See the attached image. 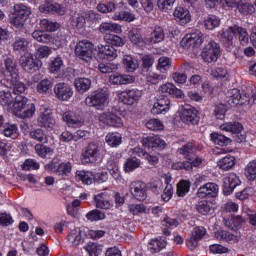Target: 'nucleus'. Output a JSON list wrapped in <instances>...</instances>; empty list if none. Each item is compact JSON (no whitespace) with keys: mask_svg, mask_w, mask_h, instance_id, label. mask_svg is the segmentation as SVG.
I'll use <instances>...</instances> for the list:
<instances>
[{"mask_svg":"<svg viewBox=\"0 0 256 256\" xmlns=\"http://www.w3.org/2000/svg\"><path fill=\"white\" fill-rule=\"evenodd\" d=\"M122 63L128 73H135L139 69V60L133 58L131 55H125Z\"/></svg>","mask_w":256,"mask_h":256,"instance_id":"nucleus-35","label":"nucleus"},{"mask_svg":"<svg viewBox=\"0 0 256 256\" xmlns=\"http://www.w3.org/2000/svg\"><path fill=\"white\" fill-rule=\"evenodd\" d=\"M113 21H125L126 23H133L136 17L135 14L129 11L116 12L112 16Z\"/></svg>","mask_w":256,"mask_h":256,"instance_id":"nucleus-39","label":"nucleus"},{"mask_svg":"<svg viewBox=\"0 0 256 256\" xmlns=\"http://www.w3.org/2000/svg\"><path fill=\"white\" fill-rule=\"evenodd\" d=\"M4 67L6 72L9 73L11 79L14 77H19V70L17 69V64L12 58H6L4 60Z\"/></svg>","mask_w":256,"mask_h":256,"instance_id":"nucleus-43","label":"nucleus"},{"mask_svg":"<svg viewBox=\"0 0 256 256\" xmlns=\"http://www.w3.org/2000/svg\"><path fill=\"white\" fill-rule=\"evenodd\" d=\"M238 11L242 13V15H251L255 13V6L249 2H239Z\"/></svg>","mask_w":256,"mask_h":256,"instance_id":"nucleus-60","label":"nucleus"},{"mask_svg":"<svg viewBox=\"0 0 256 256\" xmlns=\"http://www.w3.org/2000/svg\"><path fill=\"white\" fill-rule=\"evenodd\" d=\"M139 167H141V160L137 159V157L128 158L124 164V171L131 173V171H135Z\"/></svg>","mask_w":256,"mask_h":256,"instance_id":"nucleus-51","label":"nucleus"},{"mask_svg":"<svg viewBox=\"0 0 256 256\" xmlns=\"http://www.w3.org/2000/svg\"><path fill=\"white\" fill-rule=\"evenodd\" d=\"M180 119L187 125H197L199 123V112L191 105L182 106Z\"/></svg>","mask_w":256,"mask_h":256,"instance_id":"nucleus-14","label":"nucleus"},{"mask_svg":"<svg viewBox=\"0 0 256 256\" xmlns=\"http://www.w3.org/2000/svg\"><path fill=\"white\" fill-rule=\"evenodd\" d=\"M0 104L6 107L8 111L13 110V95L5 90L0 91Z\"/></svg>","mask_w":256,"mask_h":256,"instance_id":"nucleus-41","label":"nucleus"},{"mask_svg":"<svg viewBox=\"0 0 256 256\" xmlns=\"http://www.w3.org/2000/svg\"><path fill=\"white\" fill-rule=\"evenodd\" d=\"M4 85L5 87L12 89L14 95H18V97L21 93H25V84L19 81V77L10 78V81H7Z\"/></svg>","mask_w":256,"mask_h":256,"instance_id":"nucleus-31","label":"nucleus"},{"mask_svg":"<svg viewBox=\"0 0 256 256\" xmlns=\"http://www.w3.org/2000/svg\"><path fill=\"white\" fill-rule=\"evenodd\" d=\"M129 191L137 201H145L147 199V184L143 181H133L129 185Z\"/></svg>","mask_w":256,"mask_h":256,"instance_id":"nucleus-16","label":"nucleus"},{"mask_svg":"<svg viewBox=\"0 0 256 256\" xmlns=\"http://www.w3.org/2000/svg\"><path fill=\"white\" fill-rule=\"evenodd\" d=\"M205 3L210 9L217 7L219 4L226 5L227 7H235L237 0H205Z\"/></svg>","mask_w":256,"mask_h":256,"instance_id":"nucleus-54","label":"nucleus"},{"mask_svg":"<svg viewBox=\"0 0 256 256\" xmlns=\"http://www.w3.org/2000/svg\"><path fill=\"white\" fill-rule=\"evenodd\" d=\"M99 32L102 35H121L123 33V26L121 24H117L115 22H102L99 26Z\"/></svg>","mask_w":256,"mask_h":256,"instance_id":"nucleus-22","label":"nucleus"},{"mask_svg":"<svg viewBox=\"0 0 256 256\" xmlns=\"http://www.w3.org/2000/svg\"><path fill=\"white\" fill-rule=\"evenodd\" d=\"M84 250L89 256H99L101 253V246L95 242H89L84 246Z\"/></svg>","mask_w":256,"mask_h":256,"instance_id":"nucleus-59","label":"nucleus"},{"mask_svg":"<svg viewBox=\"0 0 256 256\" xmlns=\"http://www.w3.org/2000/svg\"><path fill=\"white\" fill-rule=\"evenodd\" d=\"M74 87L78 93H87L91 89V79L86 77H79L74 80Z\"/></svg>","mask_w":256,"mask_h":256,"instance_id":"nucleus-34","label":"nucleus"},{"mask_svg":"<svg viewBox=\"0 0 256 256\" xmlns=\"http://www.w3.org/2000/svg\"><path fill=\"white\" fill-rule=\"evenodd\" d=\"M105 43L111 47H123L125 45V39L121 38L119 35L107 34L103 37Z\"/></svg>","mask_w":256,"mask_h":256,"instance_id":"nucleus-37","label":"nucleus"},{"mask_svg":"<svg viewBox=\"0 0 256 256\" xmlns=\"http://www.w3.org/2000/svg\"><path fill=\"white\" fill-rule=\"evenodd\" d=\"M142 145L146 147V149L155 151V149H165L167 143H165V140L161 139V137L153 135L143 138Z\"/></svg>","mask_w":256,"mask_h":256,"instance_id":"nucleus-20","label":"nucleus"},{"mask_svg":"<svg viewBox=\"0 0 256 256\" xmlns=\"http://www.w3.org/2000/svg\"><path fill=\"white\" fill-rule=\"evenodd\" d=\"M67 239L73 247H79L85 241V231L81 228H74L70 230Z\"/></svg>","mask_w":256,"mask_h":256,"instance_id":"nucleus-26","label":"nucleus"},{"mask_svg":"<svg viewBox=\"0 0 256 256\" xmlns=\"http://www.w3.org/2000/svg\"><path fill=\"white\" fill-rule=\"evenodd\" d=\"M203 41H205V36L203 35V32L197 31L186 34L182 38L180 45L181 47H183V49H197L198 47H201Z\"/></svg>","mask_w":256,"mask_h":256,"instance_id":"nucleus-10","label":"nucleus"},{"mask_svg":"<svg viewBox=\"0 0 256 256\" xmlns=\"http://www.w3.org/2000/svg\"><path fill=\"white\" fill-rule=\"evenodd\" d=\"M219 195V185L208 182L201 186L197 191V197L199 199H211Z\"/></svg>","mask_w":256,"mask_h":256,"instance_id":"nucleus-17","label":"nucleus"},{"mask_svg":"<svg viewBox=\"0 0 256 256\" xmlns=\"http://www.w3.org/2000/svg\"><path fill=\"white\" fill-rule=\"evenodd\" d=\"M76 179L77 181H82L84 185H92L95 181V174L93 172L77 171Z\"/></svg>","mask_w":256,"mask_h":256,"instance_id":"nucleus-44","label":"nucleus"},{"mask_svg":"<svg viewBox=\"0 0 256 256\" xmlns=\"http://www.w3.org/2000/svg\"><path fill=\"white\" fill-rule=\"evenodd\" d=\"M105 213L102 212L101 210H91L90 212H88L86 214V219H88V221H103V219H105Z\"/></svg>","mask_w":256,"mask_h":256,"instance_id":"nucleus-62","label":"nucleus"},{"mask_svg":"<svg viewBox=\"0 0 256 256\" xmlns=\"http://www.w3.org/2000/svg\"><path fill=\"white\" fill-rule=\"evenodd\" d=\"M171 100L168 97L162 96L154 103L151 108L152 115H163L171 109Z\"/></svg>","mask_w":256,"mask_h":256,"instance_id":"nucleus-21","label":"nucleus"},{"mask_svg":"<svg viewBox=\"0 0 256 256\" xmlns=\"http://www.w3.org/2000/svg\"><path fill=\"white\" fill-rule=\"evenodd\" d=\"M97 209H111L113 204L109 201V193L101 192L94 196Z\"/></svg>","mask_w":256,"mask_h":256,"instance_id":"nucleus-32","label":"nucleus"},{"mask_svg":"<svg viewBox=\"0 0 256 256\" xmlns=\"http://www.w3.org/2000/svg\"><path fill=\"white\" fill-rule=\"evenodd\" d=\"M14 15H18V17H22L27 19L29 15H31V8L27 7V5L19 3L14 6Z\"/></svg>","mask_w":256,"mask_h":256,"instance_id":"nucleus-50","label":"nucleus"},{"mask_svg":"<svg viewBox=\"0 0 256 256\" xmlns=\"http://www.w3.org/2000/svg\"><path fill=\"white\" fill-rule=\"evenodd\" d=\"M54 93L59 101H69L73 97V88L65 82H60L54 86Z\"/></svg>","mask_w":256,"mask_h":256,"instance_id":"nucleus-18","label":"nucleus"},{"mask_svg":"<svg viewBox=\"0 0 256 256\" xmlns=\"http://www.w3.org/2000/svg\"><path fill=\"white\" fill-rule=\"evenodd\" d=\"M159 91H161V93H168V95H172V97H176V99H183V97H185L183 90L177 88L173 83L163 84L160 86Z\"/></svg>","mask_w":256,"mask_h":256,"instance_id":"nucleus-29","label":"nucleus"},{"mask_svg":"<svg viewBox=\"0 0 256 256\" xmlns=\"http://www.w3.org/2000/svg\"><path fill=\"white\" fill-rule=\"evenodd\" d=\"M35 105L25 96H16L11 113L19 119H31L35 115Z\"/></svg>","mask_w":256,"mask_h":256,"instance_id":"nucleus-2","label":"nucleus"},{"mask_svg":"<svg viewBox=\"0 0 256 256\" xmlns=\"http://www.w3.org/2000/svg\"><path fill=\"white\" fill-rule=\"evenodd\" d=\"M215 237L218 239V241H227V243H235L237 241V236L224 230H218L215 232Z\"/></svg>","mask_w":256,"mask_h":256,"instance_id":"nucleus-47","label":"nucleus"},{"mask_svg":"<svg viewBox=\"0 0 256 256\" xmlns=\"http://www.w3.org/2000/svg\"><path fill=\"white\" fill-rule=\"evenodd\" d=\"M71 25L74 29H85V25H87V19L83 14H74V17L71 19Z\"/></svg>","mask_w":256,"mask_h":256,"instance_id":"nucleus-48","label":"nucleus"},{"mask_svg":"<svg viewBox=\"0 0 256 256\" xmlns=\"http://www.w3.org/2000/svg\"><path fill=\"white\" fill-rule=\"evenodd\" d=\"M100 127H123V120L115 112L105 111L97 115Z\"/></svg>","mask_w":256,"mask_h":256,"instance_id":"nucleus-7","label":"nucleus"},{"mask_svg":"<svg viewBox=\"0 0 256 256\" xmlns=\"http://www.w3.org/2000/svg\"><path fill=\"white\" fill-rule=\"evenodd\" d=\"M106 167L113 179L121 181V170H119V164L115 161V157H110L107 161Z\"/></svg>","mask_w":256,"mask_h":256,"instance_id":"nucleus-33","label":"nucleus"},{"mask_svg":"<svg viewBox=\"0 0 256 256\" xmlns=\"http://www.w3.org/2000/svg\"><path fill=\"white\" fill-rule=\"evenodd\" d=\"M201 57L205 63H217L221 57V46L214 40L206 41L202 47Z\"/></svg>","mask_w":256,"mask_h":256,"instance_id":"nucleus-6","label":"nucleus"},{"mask_svg":"<svg viewBox=\"0 0 256 256\" xmlns=\"http://www.w3.org/2000/svg\"><path fill=\"white\" fill-rule=\"evenodd\" d=\"M65 69V64L63 63V59L61 57H56L49 66L50 73H61Z\"/></svg>","mask_w":256,"mask_h":256,"instance_id":"nucleus-52","label":"nucleus"},{"mask_svg":"<svg viewBox=\"0 0 256 256\" xmlns=\"http://www.w3.org/2000/svg\"><path fill=\"white\" fill-rule=\"evenodd\" d=\"M4 137H10V139H17L19 137V127L16 124H6L2 131Z\"/></svg>","mask_w":256,"mask_h":256,"instance_id":"nucleus-45","label":"nucleus"},{"mask_svg":"<svg viewBox=\"0 0 256 256\" xmlns=\"http://www.w3.org/2000/svg\"><path fill=\"white\" fill-rule=\"evenodd\" d=\"M176 1L177 0H158L157 7L158 9H160V11L168 13V11H171V9H173V6L175 5Z\"/></svg>","mask_w":256,"mask_h":256,"instance_id":"nucleus-61","label":"nucleus"},{"mask_svg":"<svg viewBox=\"0 0 256 256\" xmlns=\"http://www.w3.org/2000/svg\"><path fill=\"white\" fill-rule=\"evenodd\" d=\"M128 39L132 45H136V47H143V45H147L145 38L143 39V36H141V30L139 28H132L128 32Z\"/></svg>","mask_w":256,"mask_h":256,"instance_id":"nucleus-30","label":"nucleus"},{"mask_svg":"<svg viewBox=\"0 0 256 256\" xmlns=\"http://www.w3.org/2000/svg\"><path fill=\"white\" fill-rule=\"evenodd\" d=\"M106 143L109 147H119L123 143V136L118 132L108 133L105 137Z\"/></svg>","mask_w":256,"mask_h":256,"instance_id":"nucleus-40","label":"nucleus"},{"mask_svg":"<svg viewBox=\"0 0 256 256\" xmlns=\"http://www.w3.org/2000/svg\"><path fill=\"white\" fill-rule=\"evenodd\" d=\"M211 141L215 143V145L225 146V145H231V139L227 138V136L219 133H211L210 134Z\"/></svg>","mask_w":256,"mask_h":256,"instance_id":"nucleus-49","label":"nucleus"},{"mask_svg":"<svg viewBox=\"0 0 256 256\" xmlns=\"http://www.w3.org/2000/svg\"><path fill=\"white\" fill-rule=\"evenodd\" d=\"M40 13H51L52 15H65V8L57 2L46 1L39 6Z\"/></svg>","mask_w":256,"mask_h":256,"instance_id":"nucleus-19","label":"nucleus"},{"mask_svg":"<svg viewBox=\"0 0 256 256\" xmlns=\"http://www.w3.org/2000/svg\"><path fill=\"white\" fill-rule=\"evenodd\" d=\"M103 143L100 141H92L85 148V151L82 153L81 161L84 165H89L101 161L103 157Z\"/></svg>","mask_w":256,"mask_h":256,"instance_id":"nucleus-3","label":"nucleus"},{"mask_svg":"<svg viewBox=\"0 0 256 256\" xmlns=\"http://www.w3.org/2000/svg\"><path fill=\"white\" fill-rule=\"evenodd\" d=\"M220 130L226 133H241L243 125L239 122H226L220 125Z\"/></svg>","mask_w":256,"mask_h":256,"instance_id":"nucleus-38","label":"nucleus"},{"mask_svg":"<svg viewBox=\"0 0 256 256\" xmlns=\"http://www.w3.org/2000/svg\"><path fill=\"white\" fill-rule=\"evenodd\" d=\"M62 121L70 129H79V127H83L85 125V118H83V116H81V114L76 113L71 110H68L63 113Z\"/></svg>","mask_w":256,"mask_h":256,"instance_id":"nucleus-13","label":"nucleus"},{"mask_svg":"<svg viewBox=\"0 0 256 256\" xmlns=\"http://www.w3.org/2000/svg\"><path fill=\"white\" fill-rule=\"evenodd\" d=\"M236 163L237 160L234 158V156L227 155L224 158L220 159L217 162V165L222 171H231V169L235 167Z\"/></svg>","mask_w":256,"mask_h":256,"instance_id":"nucleus-36","label":"nucleus"},{"mask_svg":"<svg viewBox=\"0 0 256 256\" xmlns=\"http://www.w3.org/2000/svg\"><path fill=\"white\" fill-rule=\"evenodd\" d=\"M157 69L161 73H167L171 69V58L162 56L158 60Z\"/></svg>","mask_w":256,"mask_h":256,"instance_id":"nucleus-56","label":"nucleus"},{"mask_svg":"<svg viewBox=\"0 0 256 256\" xmlns=\"http://www.w3.org/2000/svg\"><path fill=\"white\" fill-rule=\"evenodd\" d=\"M100 73H113V71L119 70V64L115 63H100L98 65Z\"/></svg>","mask_w":256,"mask_h":256,"instance_id":"nucleus-63","label":"nucleus"},{"mask_svg":"<svg viewBox=\"0 0 256 256\" xmlns=\"http://www.w3.org/2000/svg\"><path fill=\"white\" fill-rule=\"evenodd\" d=\"M96 9L99 13H113L117 9V5H115V2L98 3Z\"/></svg>","mask_w":256,"mask_h":256,"instance_id":"nucleus-57","label":"nucleus"},{"mask_svg":"<svg viewBox=\"0 0 256 256\" xmlns=\"http://www.w3.org/2000/svg\"><path fill=\"white\" fill-rule=\"evenodd\" d=\"M135 81V76L129 74L114 73L109 76L111 85H131Z\"/></svg>","mask_w":256,"mask_h":256,"instance_id":"nucleus-23","label":"nucleus"},{"mask_svg":"<svg viewBox=\"0 0 256 256\" xmlns=\"http://www.w3.org/2000/svg\"><path fill=\"white\" fill-rule=\"evenodd\" d=\"M223 35L228 47H233V35L237 37L240 45L245 46L249 44V32L239 25L230 26L223 32Z\"/></svg>","mask_w":256,"mask_h":256,"instance_id":"nucleus-5","label":"nucleus"},{"mask_svg":"<svg viewBox=\"0 0 256 256\" xmlns=\"http://www.w3.org/2000/svg\"><path fill=\"white\" fill-rule=\"evenodd\" d=\"M241 185V179L235 173H230L224 178V193L231 195L235 191V187Z\"/></svg>","mask_w":256,"mask_h":256,"instance_id":"nucleus-24","label":"nucleus"},{"mask_svg":"<svg viewBox=\"0 0 256 256\" xmlns=\"http://www.w3.org/2000/svg\"><path fill=\"white\" fill-rule=\"evenodd\" d=\"M72 169L73 165L71 162L64 161L56 167V175H58V177H69V173H71Z\"/></svg>","mask_w":256,"mask_h":256,"instance_id":"nucleus-42","label":"nucleus"},{"mask_svg":"<svg viewBox=\"0 0 256 256\" xmlns=\"http://www.w3.org/2000/svg\"><path fill=\"white\" fill-rule=\"evenodd\" d=\"M227 97L229 105H249L251 101V95L249 93L236 88L229 90Z\"/></svg>","mask_w":256,"mask_h":256,"instance_id":"nucleus-11","label":"nucleus"},{"mask_svg":"<svg viewBox=\"0 0 256 256\" xmlns=\"http://www.w3.org/2000/svg\"><path fill=\"white\" fill-rule=\"evenodd\" d=\"M39 25L41 30H35L32 33L33 39L38 43H44V44L53 43L54 41L53 36L47 33H54L59 29V27H61V25L47 18L40 20ZM44 31H46L47 33H45Z\"/></svg>","mask_w":256,"mask_h":256,"instance_id":"nucleus-1","label":"nucleus"},{"mask_svg":"<svg viewBox=\"0 0 256 256\" xmlns=\"http://www.w3.org/2000/svg\"><path fill=\"white\" fill-rule=\"evenodd\" d=\"M116 95L124 105H135V103H139V101H141L143 91L133 88L124 91H117Z\"/></svg>","mask_w":256,"mask_h":256,"instance_id":"nucleus-9","label":"nucleus"},{"mask_svg":"<svg viewBox=\"0 0 256 256\" xmlns=\"http://www.w3.org/2000/svg\"><path fill=\"white\" fill-rule=\"evenodd\" d=\"M98 57L106 61H115L117 59V49L111 45H98Z\"/></svg>","mask_w":256,"mask_h":256,"instance_id":"nucleus-25","label":"nucleus"},{"mask_svg":"<svg viewBox=\"0 0 256 256\" xmlns=\"http://www.w3.org/2000/svg\"><path fill=\"white\" fill-rule=\"evenodd\" d=\"M74 53L78 59L90 63L93 59V43L88 40L79 41L75 46Z\"/></svg>","mask_w":256,"mask_h":256,"instance_id":"nucleus-8","label":"nucleus"},{"mask_svg":"<svg viewBox=\"0 0 256 256\" xmlns=\"http://www.w3.org/2000/svg\"><path fill=\"white\" fill-rule=\"evenodd\" d=\"M204 25L206 29L213 31V29H217L221 25V19L215 15H208L204 19Z\"/></svg>","mask_w":256,"mask_h":256,"instance_id":"nucleus-46","label":"nucleus"},{"mask_svg":"<svg viewBox=\"0 0 256 256\" xmlns=\"http://www.w3.org/2000/svg\"><path fill=\"white\" fill-rule=\"evenodd\" d=\"M167 247V241L154 239L149 243V250L151 253H159L161 249H165Z\"/></svg>","mask_w":256,"mask_h":256,"instance_id":"nucleus-55","label":"nucleus"},{"mask_svg":"<svg viewBox=\"0 0 256 256\" xmlns=\"http://www.w3.org/2000/svg\"><path fill=\"white\" fill-rule=\"evenodd\" d=\"M87 107L96 109H105L109 105V90L107 88H98L91 92L85 99Z\"/></svg>","mask_w":256,"mask_h":256,"instance_id":"nucleus-4","label":"nucleus"},{"mask_svg":"<svg viewBox=\"0 0 256 256\" xmlns=\"http://www.w3.org/2000/svg\"><path fill=\"white\" fill-rule=\"evenodd\" d=\"M30 137L31 139H34V141H38V143H47L49 141L47 134L41 129L32 130L30 132Z\"/></svg>","mask_w":256,"mask_h":256,"instance_id":"nucleus-58","label":"nucleus"},{"mask_svg":"<svg viewBox=\"0 0 256 256\" xmlns=\"http://www.w3.org/2000/svg\"><path fill=\"white\" fill-rule=\"evenodd\" d=\"M38 124L47 131L55 129V118H53V110L49 107H42L38 116Z\"/></svg>","mask_w":256,"mask_h":256,"instance_id":"nucleus-12","label":"nucleus"},{"mask_svg":"<svg viewBox=\"0 0 256 256\" xmlns=\"http://www.w3.org/2000/svg\"><path fill=\"white\" fill-rule=\"evenodd\" d=\"M196 209L200 215H209V213L212 211L211 202L206 200L200 201Z\"/></svg>","mask_w":256,"mask_h":256,"instance_id":"nucleus-64","label":"nucleus"},{"mask_svg":"<svg viewBox=\"0 0 256 256\" xmlns=\"http://www.w3.org/2000/svg\"><path fill=\"white\" fill-rule=\"evenodd\" d=\"M165 40V29L161 26H155L150 36L145 37L147 45H155Z\"/></svg>","mask_w":256,"mask_h":256,"instance_id":"nucleus-27","label":"nucleus"},{"mask_svg":"<svg viewBox=\"0 0 256 256\" xmlns=\"http://www.w3.org/2000/svg\"><path fill=\"white\" fill-rule=\"evenodd\" d=\"M173 15L180 25H187L188 23H191V13L187 10V8L176 7Z\"/></svg>","mask_w":256,"mask_h":256,"instance_id":"nucleus-28","label":"nucleus"},{"mask_svg":"<svg viewBox=\"0 0 256 256\" xmlns=\"http://www.w3.org/2000/svg\"><path fill=\"white\" fill-rule=\"evenodd\" d=\"M245 176L248 181H256V159L250 161L245 167Z\"/></svg>","mask_w":256,"mask_h":256,"instance_id":"nucleus-53","label":"nucleus"},{"mask_svg":"<svg viewBox=\"0 0 256 256\" xmlns=\"http://www.w3.org/2000/svg\"><path fill=\"white\" fill-rule=\"evenodd\" d=\"M20 65L26 73H35V71H39L41 69V60L37 59V57L30 55H24L20 58Z\"/></svg>","mask_w":256,"mask_h":256,"instance_id":"nucleus-15","label":"nucleus"}]
</instances>
